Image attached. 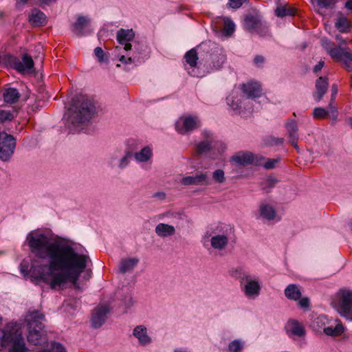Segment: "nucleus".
<instances>
[{"instance_id":"1","label":"nucleus","mask_w":352,"mask_h":352,"mask_svg":"<svg viewBox=\"0 0 352 352\" xmlns=\"http://www.w3.org/2000/svg\"><path fill=\"white\" fill-rule=\"evenodd\" d=\"M30 252L38 258H49L48 263L41 264L32 261L31 273L33 277L42 280L52 289H60L68 281L78 288V280L85 271L90 258L77 253L68 245L53 242L52 238L42 232H32L26 238Z\"/></svg>"},{"instance_id":"2","label":"nucleus","mask_w":352,"mask_h":352,"mask_svg":"<svg viewBox=\"0 0 352 352\" xmlns=\"http://www.w3.org/2000/svg\"><path fill=\"white\" fill-rule=\"evenodd\" d=\"M44 315L39 311H30L25 316L28 328V340L30 343L38 346L47 342V338L43 330V321Z\"/></svg>"},{"instance_id":"3","label":"nucleus","mask_w":352,"mask_h":352,"mask_svg":"<svg viewBox=\"0 0 352 352\" xmlns=\"http://www.w3.org/2000/svg\"><path fill=\"white\" fill-rule=\"evenodd\" d=\"M94 112L95 107L93 102L87 96H81L78 98L76 103L69 109L68 121L75 126H79L88 121Z\"/></svg>"},{"instance_id":"4","label":"nucleus","mask_w":352,"mask_h":352,"mask_svg":"<svg viewBox=\"0 0 352 352\" xmlns=\"http://www.w3.org/2000/svg\"><path fill=\"white\" fill-rule=\"evenodd\" d=\"M338 311L342 316L352 321V291L341 290L338 294Z\"/></svg>"},{"instance_id":"5","label":"nucleus","mask_w":352,"mask_h":352,"mask_svg":"<svg viewBox=\"0 0 352 352\" xmlns=\"http://www.w3.org/2000/svg\"><path fill=\"white\" fill-rule=\"evenodd\" d=\"M15 146V139L12 135L0 132V160L8 161L14 153Z\"/></svg>"},{"instance_id":"6","label":"nucleus","mask_w":352,"mask_h":352,"mask_svg":"<svg viewBox=\"0 0 352 352\" xmlns=\"http://www.w3.org/2000/svg\"><path fill=\"white\" fill-rule=\"evenodd\" d=\"M264 160V157L259 155H254L252 153L248 151L238 152L232 157V160L236 164L243 166L250 164H254L256 166H260L263 164L262 161Z\"/></svg>"},{"instance_id":"7","label":"nucleus","mask_w":352,"mask_h":352,"mask_svg":"<svg viewBox=\"0 0 352 352\" xmlns=\"http://www.w3.org/2000/svg\"><path fill=\"white\" fill-rule=\"evenodd\" d=\"M243 25L245 29L250 32H256L261 35H265L267 32V26L257 16L252 14L245 16Z\"/></svg>"},{"instance_id":"8","label":"nucleus","mask_w":352,"mask_h":352,"mask_svg":"<svg viewBox=\"0 0 352 352\" xmlns=\"http://www.w3.org/2000/svg\"><path fill=\"white\" fill-rule=\"evenodd\" d=\"M199 126L197 117L186 116L180 118L176 122L175 129L180 134H185Z\"/></svg>"},{"instance_id":"9","label":"nucleus","mask_w":352,"mask_h":352,"mask_svg":"<svg viewBox=\"0 0 352 352\" xmlns=\"http://www.w3.org/2000/svg\"><path fill=\"white\" fill-rule=\"evenodd\" d=\"M240 281L242 283L243 281H246V284L244 287V292L246 296H258L261 290V286L258 281L253 280L251 276L248 274H243V276L240 278Z\"/></svg>"},{"instance_id":"10","label":"nucleus","mask_w":352,"mask_h":352,"mask_svg":"<svg viewBox=\"0 0 352 352\" xmlns=\"http://www.w3.org/2000/svg\"><path fill=\"white\" fill-rule=\"evenodd\" d=\"M241 89L250 98H259L262 94V87L257 81H249L241 85Z\"/></svg>"},{"instance_id":"11","label":"nucleus","mask_w":352,"mask_h":352,"mask_svg":"<svg viewBox=\"0 0 352 352\" xmlns=\"http://www.w3.org/2000/svg\"><path fill=\"white\" fill-rule=\"evenodd\" d=\"M109 309L106 306L96 307L92 314L91 322L95 328L100 327L105 321L107 314Z\"/></svg>"},{"instance_id":"12","label":"nucleus","mask_w":352,"mask_h":352,"mask_svg":"<svg viewBox=\"0 0 352 352\" xmlns=\"http://www.w3.org/2000/svg\"><path fill=\"white\" fill-rule=\"evenodd\" d=\"M181 182L184 185H208V178L206 174L200 173L195 176H187L182 178Z\"/></svg>"},{"instance_id":"13","label":"nucleus","mask_w":352,"mask_h":352,"mask_svg":"<svg viewBox=\"0 0 352 352\" xmlns=\"http://www.w3.org/2000/svg\"><path fill=\"white\" fill-rule=\"evenodd\" d=\"M328 88V79L327 77H320L316 82V91L314 94V98L320 101L327 92Z\"/></svg>"},{"instance_id":"14","label":"nucleus","mask_w":352,"mask_h":352,"mask_svg":"<svg viewBox=\"0 0 352 352\" xmlns=\"http://www.w3.org/2000/svg\"><path fill=\"white\" fill-rule=\"evenodd\" d=\"M29 21L33 26H43L46 23V16L41 10L33 9L29 15Z\"/></svg>"},{"instance_id":"15","label":"nucleus","mask_w":352,"mask_h":352,"mask_svg":"<svg viewBox=\"0 0 352 352\" xmlns=\"http://www.w3.org/2000/svg\"><path fill=\"white\" fill-rule=\"evenodd\" d=\"M133 336L138 338L142 345H146L151 342V338L147 334L146 328L142 325L137 326L133 330Z\"/></svg>"},{"instance_id":"16","label":"nucleus","mask_w":352,"mask_h":352,"mask_svg":"<svg viewBox=\"0 0 352 352\" xmlns=\"http://www.w3.org/2000/svg\"><path fill=\"white\" fill-rule=\"evenodd\" d=\"M296 13V9L288 3L279 4L275 10L276 15L279 17L294 16Z\"/></svg>"},{"instance_id":"17","label":"nucleus","mask_w":352,"mask_h":352,"mask_svg":"<svg viewBox=\"0 0 352 352\" xmlns=\"http://www.w3.org/2000/svg\"><path fill=\"white\" fill-rule=\"evenodd\" d=\"M324 47L333 60L336 61L342 60L344 48L335 47L334 45L331 43H327Z\"/></svg>"},{"instance_id":"18","label":"nucleus","mask_w":352,"mask_h":352,"mask_svg":"<svg viewBox=\"0 0 352 352\" xmlns=\"http://www.w3.org/2000/svg\"><path fill=\"white\" fill-rule=\"evenodd\" d=\"M210 242L213 248L221 250L227 246L228 237L225 234L215 235L211 238Z\"/></svg>"},{"instance_id":"19","label":"nucleus","mask_w":352,"mask_h":352,"mask_svg":"<svg viewBox=\"0 0 352 352\" xmlns=\"http://www.w3.org/2000/svg\"><path fill=\"white\" fill-rule=\"evenodd\" d=\"M289 331L298 337H302L305 334V329L304 326L295 320H290L288 322Z\"/></svg>"},{"instance_id":"20","label":"nucleus","mask_w":352,"mask_h":352,"mask_svg":"<svg viewBox=\"0 0 352 352\" xmlns=\"http://www.w3.org/2000/svg\"><path fill=\"white\" fill-rule=\"evenodd\" d=\"M287 131L289 135V140L292 144L294 147H297L298 136V126L295 120H290L286 125Z\"/></svg>"},{"instance_id":"21","label":"nucleus","mask_w":352,"mask_h":352,"mask_svg":"<svg viewBox=\"0 0 352 352\" xmlns=\"http://www.w3.org/2000/svg\"><path fill=\"white\" fill-rule=\"evenodd\" d=\"M175 230L173 226L166 223H159L155 227V233L161 237L172 236L175 234Z\"/></svg>"},{"instance_id":"22","label":"nucleus","mask_w":352,"mask_h":352,"mask_svg":"<svg viewBox=\"0 0 352 352\" xmlns=\"http://www.w3.org/2000/svg\"><path fill=\"white\" fill-rule=\"evenodd\" d=\"M139 263L137 258L122 259L120 264L119 271L122 273L132 270Z\"/></svg>"},{"instance_id":"23","label":"nucleus","mask_w":352,"mask_h":352,"mask_svg":"<svg viewBox=\"0 0 352 352\" xmlns=\"http://www.w3.org/2000/svg\"><path fill=\"white\" fill-rule=\"evenodd\" d=\"M89 20L85 16H78L76 22L72 25V32L78 35L81 36L84 28L88 25Z\"/></svg>"},{"instance_id":"24","label":"nucleus","mask_w":352,"mask_h":352,"mask_svg":"<svg viewBox=\"0 0 352 352\" xmlns=\"http://www.w3.org/2000/svg\"><path fill=\"white\" fill-rule=\"evenodd\" d=\"M285 296L293 300H299L301 297V292L299 287L294 284L289 285L285 289Z\"/></svg>"},{"instance_id":"25","label":"nucleus","mask_w":352,"mask_h":352,"mask_svg":"<svg viewBox=\"0 0 352 352\" xmlns=\"http://www.w3.org/2000/svg\"><path fill=\"white\" fill-rule=\"evenodd\" d=\"M135 34L133 30L120 29L117 32V40L120 44H124L125 42H129L133 39Z\"/></svg>"},{"instance_id":"26","label":"nucleus","mask_w":352,"mask_h":352,"mask_svg":"<svg viewBox=\"0 0 352 352\" xmlns=\"http://www.w3.org/2000/svg\"><path fill=\"white\" fill-rule=\"evenodd\" d=\"M34 67V61L32 57L28 54H24L22 57V61L16 64V68L19 72H24Z\"/></svg>"},{"instance_id":"27","label":"nucleus","mask_w":352,"mask_h":352,"mask_svg":"<svg viewBox=\"0 0 352 352\" xmlns=\"http://www.w3.org/2000/svg\"><path fill=\"white\" fill-rule=\"evenodd\" d=\"M20 94L16 89L8 88L3 93L4 101L7 103L13 104L18 101Z\"/></svg>"},{"instance_id":"28","label":"nucleus","mask_w":352,"mask_h":352,"mask_svg":"<svg viewBox=\"0 0 352 352\" xmlns=\"http://www.w3.org/2000/svg\"><path fill=\"white\" fill-rule=\"evenodd\" d=\"M344 331V327L341 322H338L336 327H327L324 328V333L327 336H339Z\"/></svg>"},{"instance_id":"29","label":"nucleus","mask_w":352,"mask_h":352,"mask_svg":"<svg viewBox=\"0 0 352 352\" xmlns=\"http://www.w3.org/2000/svg\"><path fill=\"white\" fill-rule=\"evenodd\" d=\"M206 135L207 137V140L206 141L200 142L197 146L196 153L199 155L206 153L210 148L212 135L209 133H206Z\"/></svg>"},{"instance_id":"30","label":"nucleus","mask_w":352,"mask_h":352,"mask_svg":"<svg viewBox=\"0 0 352 352\" xmlns=\"http://www.w3.org/2000/svg\"><path fill=\"white\" fill-rule=\"evenodd\" d=\"M184 58L186 63H188L190 67H196L198 60V54L195 49L193 48L188 51L186 53Z\"/></svg>"},{"instance_id":"31","label":"nucleus","mask_w":352,"mask_h":352,"mask_svg":"<svg viewBox=\"0 0 352 352\" xmlns=\"http://www.w3.org/2000/svg\"><path fill=\"white\" fill-rule=\"evenodd\" d=\"M336 28L342 32H347L350 30L351 24L346 17L340 16L336 23Z\"/></svg>"},{"instance_id":"32","label":"nucleus","mask_w":352,"mask_h":352,"mask_svg":"<svg viewBox=\"0 0 352 352\" xmlns=\"http://www.w3.org/2000/svg\"><path fill=\"white\" fill-rule=\"evenodd\" d=\"M260 212L261 216L269 220L274 219L276 215L274 209L269 205H262L260 208Z\"/></svg>"},{"instance_id":"33","label":"nucleus","mask_w":352,"mask_h":352,"mask_svg":"<svg viewBox=\"0 0 352 352\" xmlns=\"http://www.w3.org/2000/svg\"><path fill=\"white\" fill-rule=\"evenodd\" d=\"M152 155L151 150L149 147H144L140 152L135 154V159L139 162H146Z\"/></svg>"},{"instance_id":"34","label":"nucleus","mask_w":352,"mask_h":352,"mask_svg":"<svg viewBox=\"0 0 352 352\" xmlns=\"http://www.w3.org/2000/svg\"><path fill=\"white\" fill-rule=\"evenodd\" d=\"M235 30V25L233 21L226 18L224 19V25L223 28V32L226 36H231Z\"/></svg>"},{"instance_id":"35","label":"nucleus","mask_w":352,"mask_h":352,"mask_svg":"<svg viewBox=\"0 0 352 352\" xmlns=\"http://www.w3.org/2000/svg\"><path fill=\"white\" fill-rule=\"evenodd\" d=\"M342 60L344 61L348 70H351L352 69V53L348 47L344 48Z\"/></svg>"},{"instance_id":"36","label":"nucleus","mask_w":352,"mask_h":352,"mask_svg":"<svg viewBox=\"0 0 352 352\" xmlns=\"http://www.w3.org/2000/svg\"><path fill=\"white\" fill-rule=\"evenodd\" d=\"M333 98H331V100L329 104V107H328V109H327L329 114V118L333 120V121H336L337 120V118H338V111L337 110V108L333 105Z\"/></svg>"},{"instance_id":"37","label":"nucleus","mask_w":352,"mask_h":352,"mask_svg":"<svg viewBox=\"0 0 352 352\" xmlns=\"http://www.w3.org/2000/svg\"><path fill=\"white\" fill-rule=\"evenodd\" d=\"M314 117L316 119H324L329 114L327 109H324L321 107L315 108L313 112Z\"/></svg>"},{"instance_id":"38","label":"nucleus","mask_w":352,"mask_h":352,"mask_svg":"<svg viewBox=\"0 0 352 352\" xmlns=\"http://www.w3.org/2000/svg\"><path fill=\"white\" fill-rule=\"evenodd\" d=\"M243 346V343L240 340H235L229 344L228 349L230 352H240Z\"/></svg>"},{"instance_id":"39","label":"nucleus","mask_w":352,"mask_h":352,"mask_svg":"<svg viewBox=\"0 0 352 352\" xmlns=\"http://www.w3.org/2000/svg\"><path fill=\"white\" fill-rule=\"evenodd\" d=\"M263 166L266 169H272L275 168L276 164L279 162V159H265L262 161Z\"/></svg>"},{"instance_id":"40","label":"nucleus","mask_w":352,"mask_h":352,"mask_svg":"<svg viewBox=\"0 0 352 352\" xmlns=\"http://www.w3.org/2000/svg\"><path fill=\"white\" fill-rule=\"evenodd\" d=\"M214 180L218 183H223L226 180L225 174L223 170H216L212 175Z\"/></svg>"},{"instance_id":"41","label":"nucleus","mask_w":352,"mask_h":352,"mask_svg":"<svg viewBox=\"0 0 352 352\" xmlns=\"http://www.w3.org/2000/svg\"><path fill=\"white\" fill-rule=\"evenodd\" d=\"M283 138H276L274 137H268L265 140V144L268 146H275L282 144L283 143Z\"/></svg>"},{"instance_id":"42","label":"nucleus","mask_w":352,"mask_h":352,"mask_svg":"<svg viewBox=\"0 0 352 352\" xmlns=\"http://www.w3.org/2000/svg\"><path fill=\"white\" fill-rule=\"evenodd\" d=\"M13 115L9 111L1 110L0 111V121L4 122L6 120H12Z\"/></svg>"},{"instance_id":"43","label":"nucleus","mask_w":352,"mask_h":352,"mask_svg":"<svg viewBox=\"0 0 352 352\" xmlns=\"http://www.w3.org/2000/svg\"><path fill=\"white\" fill-rule=\"evenodd\" d=\"M247 1L248 0H229L228 5L230 8L236 9Z\"/></svg>"},{"instance_id":"44","label":"nucleus","mask_w":352,"mask_h":352,"mask_svg":"<svg viewBox=\"0 0 352 352\" xmlns=\"http://www.w3.org/2000/svg\"><path fill=\"white\" fill-rule=\"evenodd\" d=\"M317 1L320 6L327 8L333 6L338 0H317Z\"/></svg>"},{"instance_id":"45","label":"nucleus","mask_w":352,"mask_h":352,"mask_svg":"<svg viewBox=\"0 0 352 352\" xmlns=\"http://www.w3.org/2000/svg\"><path fill=\"white\" fill-rule=\"evenodd\" d=\"M41 352H66L64 346L60 344H55L52 351L43 350Z\"/></svg>"},{"instance_id":"46","label":"nucleus","mask_w":352,"mask_h":352,"mask_svg":"<svg viewBox=\"0 0 352 352\" xmlns=\"http://www.w3.org/2000/svg\"><path fill=\"white\" fill-rule=\"evenodd\" d=\"M94 53H95L96 56L98 58V60L100 62L104 61V52L101 47H96L94 50Z\"/></svg>"},{"instance_id":"47","label":"nucleus","mask_w":352,"mask_h":352,"mask_svg":"<svg viewBox=\"0 0 352 352\" xmlns=\"http://www.w3.org/2000/svg\"><path fill=\"white\" fill-rule=\"evenodd\" d=\"M131 153H128L126 154L125 156H124L122 160H120V166L121 168H124V166H126L128 163H129V157H131Z\"/></svg>"},{"instance_id":"48","label":"nucleus","mask_w":352,"mask_h":352,"mask_svg":"<svg viewBox=\"0 0 352 352\" xmlns=\"http://www.w3.org/2000/svg\"><path fill=\"white\" fill-rule=\"evenodd\" d=\"M298 305L303 309L308 308L309 307V300L307 298H302L298 302Z\"/></svg>"},{"instance_id":"49","label":"nucleus","mask_w":352,"mask_h":352,"mask_svg":"<svg viewBox=\"0 0 352 352\" xmlns=\"http://www.w3.org/2000/svg\"><path fill=\"white\" fill-rule=\"evenodd\" d=\"M265 62V58L263 56L258 55L254 59V63L258 67H261Z\"/></svg>"},{"instance_id":"50","label":"nucleus","mask_w":352,"mask_h":352,"mask_svg":"<svg viewBox=\"0 0 352 352\" xmlns=\"http://www.w3.org/2000/svg\"><path fill=\"white\" fill-rule=\"evenodd\" d=\"M324 62L323 60H320L318 62V63L317 65H315V67H314V72H318L319 71H320L322 69V68L324 67Z\"/></svg>"},{"instance_id":"51","label":"nucleus","mask_w":352,"mask_h":352,"mask_svg":"<svg viewBox=\"0 0 352 352\" xmlns=\"http://www.w3.org/2000/svg\"><path fill=\"white\" fill-rule=\"evenodd\" d=\"M120 61H121L122 63L128 64L132 62V59L131 57L126 58L124 56H122L120 58Z\"/></svg>"},{"instance_id":"52","label":"nucleus","mask_w":352,"mask_h":352,"mask_svg":"<svg viewBox=\"0 0 352 352\" xmlns=\"http://www.w3.org/2000/svg\"><path fill=\"white\" fill-rule=\"evenodd\" d=\"M230 100H231V98H227V101H228V104H230V106H232V107L234 109H237L239 108V106L236 104H234L233 103V101H232V103H230Z\"/></svg>"},{"instance_id":"53","label":"nucleus","mask_w":352,"mask_h":352,"mask_svg":"<svg viewBox=\"0 0 352 352\" xmlns=\"http://www.w3.org/2000/svg\"><path fill=\"white\" fill-rule=\"evenodd\" d=\"M123 45H124V49L126 51H129L131 49L132 45L129 42H125Z\"/></svg>"},{"instance_id":"54","label":"nucleus","mask_w":352,"mask_h":352,"mask_svg":"<svg viewBox=\"0 0 352 352\" xmlns=\"http://www.w3.org/2000/svg\"><path fill=\"white\" fill-rule=\"evenodd\" d=\"M345 7L349 10H352V0L346 1Z\"/></svg>"},{"instance_id":"55","label":"nucleus","mask_w":352,"mask_h":352,"mask_svg":"<svg viewBox=\"0 0 352 352\" xmlns=\"http://www.w3.org/2000/svg\"><path fill=\"white\" fill-rule=\"evenodd\" d=\"M338 91L337 87L336 86L332 87V98H334V96L336 95Z\"/></svg>"},{"instance_id":"56","label":"nucleus","mask_w":352,"mask_h":352,"mask_svg":"<svg viewBox=\"0 0 352 352\" xmlns=\"http://www.w3.org/2000/svg\"><path fill=\"white\" fill-rule=\"evenodd\" d=\"M41 1L43 3H45V4H49L52 2H55L56 0H41Z\"/></svg>"},{"instance_id":"57","label":"nucleus","mask_w":352,"mask_h":352,"mask_svg":"<svg viewBox=\"0 0 352 352\" xmlns=\"http://www.w3.org/2000/svg\"><path fill=\"white\" fill-rule=\"evenodd\" d=\"M337 40L339 41L340 44H344L345 41L343 40L342 38H340L338 36L336 37Z\"/></svg>"},{"instance_id":"58","label":"nucleus","mask_w":352,"mask_h":352,"mask_svg":"<svg viewBox=\"0 0 352 352\" xmlns=\"http://www.w3.org/2000/svg\"><path fill=\"white\" fill-rule=\"evenodd\" d=\"M318 320H322V316H320L317 318Z\"/></svg>"},{"instance_id":"59","label":"nucleus","mask_w":352,"mask_h":352,"mask_svg":"<svg viewBox=\"0 0 352 352\" xmlns=\"http://www.w3.org/2000/svg\"><path fill=\"white\" fill-rule=\"evenodd\" d=\"M28 1V0H21V1H22L23 3H26Z\"/></svg>"},{"instance_id":"60","label":"nucleus","mask_w":352,"mask_h":352,"mask_svg":"<svg viewBox=\"0 0 352 352\" xmlns=\"http://www.w3.org/2000/svg\"><path fill=\"white\" fill-rule=\"evenodd\" d=\"M221 59H222V62H223L225 60V57L223 56H222Z\"/></svg>"},{"instance_id":"61","label":"nucleus","mask_w":352,"mask_h":352,"mask_svg":"<svg viewBox=\"0 0 352 352\" xmlns=\"http://www.w3.org/2000/svg\"><path fill=\"white\" fill-rule=\"evenodd\" d=\"M351 87H352V76H351Z\"/></svg>"},{"instance_id":"62","label":"nucleus","mask_w":352,"mask_h":352,"mask_svg":"<svg viewBox=\"0 0 352 352\" xmlns=\"http://www.w3.org/2000/svg\"><path fill=\"white\" fill-rule=\"evenodd\" d=\"M351 230H352V225H351Z\"/></svg>"}]
</instances>
